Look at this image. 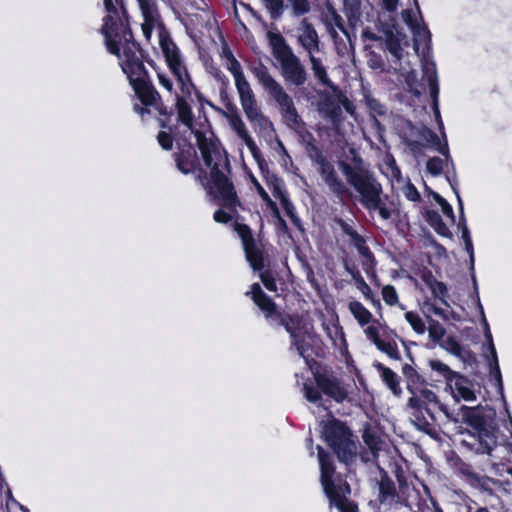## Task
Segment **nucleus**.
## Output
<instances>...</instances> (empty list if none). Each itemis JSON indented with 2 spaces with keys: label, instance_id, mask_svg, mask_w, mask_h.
<instances>
[{
  "label": "nucleus",
  "instance_id": "obj_1",
  "mask_svg": "<svg viewBox=\"0 0 512 512\" xmlns=\"http://www.w3.org/2000/svg\"><path fill=\"white\" fill-rule=\"evenodd\" d=\"M107 16L102 27L108 51L118 57L123 72L145 105H152L160 98L159 93L143 81L144 66L139 46L132 40L124 8L118 0H104Z\"/></svg>",
  "mask_w": 512,
  "mask_h": 512
},
{
  "label": "nucleus",
  "instance_id": "obj_2",
  "mask_svg": "<svg viewBox=\"0 0 512 512\" xmlns=\"http://www.w3.org/2000/svg\"><path fill=\"white\" fill-rule=\"evenodd\" d=\"M330 452H337L338 459L344 463H349L354 458L353 450H319L318 452L320 481L330 501V510L331 512H357V506L347 498V495L350 494L349 485L334 478L335 469Z\"/></svg>",
  "mask_w": 512,
  "mask_h": 512
},
{
  "label": "nucleus",
  "instance_id": "obj_3",
  "mask_svg": "<svg viewBox=\"0 0 512 512\" xmlns=\"http://www.w3.org/2000/svg\"><path fill=\"white\" fill-rule=\"evenodd\" d=\"M223 58L225 59L226 69L233 75L240 104L246 118L255 128H259L260 130L272 128V123L263 115L257 105L255 94L244 75L240 63L227 47L223 49Z\"/></svg>",
  "mask_w": 512,
  "mask_h": 512
},
{
  "label": "nucleus",
  "instance_id": "obj_4",
  "mask_svg": "<svg viewBox=\"0 0 512 512\" xmlns=\"http://www.w3.org/2000/svg\"><path fill=\"white\" fill-rule=\"evenodd\" d=\"M197 144L207 167L211 169L213 187L225 205L231 206L235 202V191L228 179L219 171L223 161V153L218 143L207 139L200 132H196Z\"/></svg>",
  "mask_w": 512,
  "mask_h": 512
},
{
  "label": "nucleus",
  "instance_id": "obj_5",
  "mask_svg": "<svg viewBox=\"0 0 512 512\" xmlns=\"http://www.w3.org/2000/svg\"><path fill=\"white\" fill-rule=\"evenodd\" d=\"M349 311L357 320L358 324L364 328V334L378 350L385 353L394 360L400 359V352L394 341H385L387 326L377 320L372 322V313L358 301H351L348 305Z\"/></svg>",
  "mask_w": 512,
  "mask_h": 512
},
{
  "label": "nucleus",
  "instance_id": "obj_6",
  "mask_svg": "<svg viewBox=\"0 0 512 512\" xmlns=\"http://www.w3.org/2000/svg\"><path fill=\"white\" fill-rule=\"evenodd\" d=\"M343 173L347 181L360 194L363 204L368 209L378 210L383 219L390 217V212L381 205V187L369 171L363 168H352L345 164L343 165Z\"/></svg>",
  "mask_w": 512,
  "mask_h": 512
},
{
  "label": "nucleus",
  "instance_id": "obj_7",
  "mask_svg": "<svg viewBox=\"0 0 512 512\" xmlns=\"http://www.w3.org/2000/svg\"><path fill=\"white\" fill-rule=\"evenodd\" d=\"M269 40L272 54L280 64V72L284 80L295 86L303 85L307 80L306 69L285 39L280 34L271 32Z\"/></svg>",
  "mask_w": 512,
  "mask_h": 512
},
{
  "label": "nucleus",
  "instance_id": "obj_8",
  "mask_svg": "<svg viewBox=\"0 0 512 512\" xmlns=\"http://www.w3.org/2000/svg\"><path fill=\"white\" fill-rule=\"evenodd\" d=\"M253 73L258 82L277 103L287 125L293 129L299 128L301 118L292 98L286 93L282 85L268 72L265 66L261 65L254 68Z\"/></svg>",
  "mask_w": 512,
  "mask_h": 512
},
{
  "label": "nucleus",
  "instance_id": "obj_9",
  "mask_svg": "<svg viewBox=\"0 0 512 512\" xmlns=\"http://www.w3.org/2000/svg\"><path fill=\"white\" fill-rule=\"evenodd\" d=\"M298 42L308 54L314 76L322 85L331 86L326 68L321 59L317 57V54L320 53L318 34L306 20H303L299 27Z\"/></svg>",
  "mask_w": 512,
  "mask_h": 512
},
{
  "label": "nucleus",
  "instance_id": "obj_10",
  "mask_svg": "<svg viewBox=\"0 0 512 512\" xmlns=\"http://www.w3.org/2000/svg\"><path fill=\"white\" fill-rule=\"evenodd\" d=\"M320 435L330 448H350L357 443V436L350 427L335 418L320 422Z\"/></svg>",
  "mask_w": 512,
  "mask_h": 512
},
{
  "label": "nucleus",
  "instance_id": "obj_11",
  "mask_svg": "<svg viewBox=\"0 0 512 512\" xmlns=\"http://www.w3.org/2000/svg\"><path fill=\"white\" fill-rule=\"evenodd\" d=\"M223 116L227 120L231 129L236 133V135L244 142V144L250 150L254 159L260 164V151L254 142L253 138L248 132V129L242 120L241 116L236 110H231L229 112H222Z\"/></svg>",
  "mask_w": 512,
  "mask_h": 512
},
{
  "label": "nucleus",
  "instance_id": "obj_12",
  "mask_svg": "<svg viewBox=\"0 0 512 512\" xmlns=\"http://www.w3.org/2000/svg\"><path fill=\"white\" fill-rule=\"evenodd\" d=\"M160 45L170 69L177 78L178 85L183 86V89L188 92V88L190 87V80L183 67L181 66L176 46L165 38L160 40Z\"/></svg>",
  "mask_w": 512,
  "mask_h": 512
},
{
  "label": "nucleus",
  "instance_id": "obj_13",
  "mask_svg": "<svg viewBox=\"0 0 512 512\" xmlns=\"http://www.w3.org/2000/svg\"><path fill=\"white\" fill-rule=\"evenodd\" d=\"M408 407L419 411L424 409L431 419H433V410L442 409L436 394L428 388H423L418 394H413L408 400Z\"/></svg>",
  "mask_w": 512,
  "mask_h": 512
},
{
  "label": "nucleus",
  "instance_id": "obj_14",
  "mask_svg": "<svg viewBox=\"0 0 512 512\" xmlns=\"http://www.w3.org/2000/svg\"><path fill=\"white\" fill-rule=\"evenodd\" d=\"M402 17L413 33L414 50L418 52L420 46H426L430 41V33L420 24L417 15L412 10H404Z\"/></svg>",
  "mask_w": 512,
  "mask_h": 512
},
{
  "label": "nucleus",
  "instance_id": "obj_15",
  "mask_svg": "<svg viewBox=\"0 0 512 512\" xmlns=\"http://www.w3.org/2000/svg\"><path fill=\"white\" fill-rule=\"evenodd\" d=\"M180 93H176V109L179 121H181L189 129L193 128V113L191 107L187 101L191 98L193 85L190 82L188 92L183 89V86L179 85Z\"/></svg>",
  "mask_w": 512,
  "mask_h": 512
},
{
  "label": "nucleus",
  "instance_id": "obj_16",
  "mask_svg": "<svg viewBox=\"0 0 512 512\" xmlns=\"http://www.w3.org/2000/svg\"><path fill=\"white\" fill-rule=\"evenodd\" d=\"M419 139L415 141H410L409 145L412 149H416L418 145L425 147H434L437 151L442 153L447 159L449 158V153L447 149V144L444 146L441 145L439 137L427 127H421L418 129Z\"/></svg>",
  "mask_w": 512,
  "mask_h": 512
},
{
  "label": "nucleus",
  "instance_id": "obj_17",
  "mask_svg": "<svg viewBox=\"0 0 512 512\" xmlns=\"http://www.w3.org/2000/svg\"><path fill=\"white\" fill-rule=\"evenodd\" d=\"M452 391L453 396L455 399H463L464 401H475L476 400V393L473 388V384L464 376L457 374L456 377H454V380L452 383H449Z\"/></svg>",
  "mask_w": 512,
  "mask_h": 512
},
{
  "label": "nucleus",
  "instance_id": "obj_18",
  "mask_svg": "<svg viewBox=\"0 0 512 512\" xmlns=\"http://www.w3.org/2000/svg\"><path fill=\"white\" fill-rule=\"evenodd\" d=\"M319 172L325 183L334 193L341 195L345 192L344 184L337 178L335 170L329 162L322 159L319 162Z\"/></svg>",
  "mask_w": 512,
  "mask_h": 512
},
{
  "label": "nucleus",
  "instance_id": "obj_19",
  "mask_svg": "<svg viewBox=\"0 0 512 512\" xmlns=\"http://www.w3.org/2000/svg\"><path fill=\"white\" fill-rule=\"evenodd\" d=\"M316 382L326 395L332 397L337 402L343 401L347 396V392L333 379L324 375H317Z\"/></svg>",
  "mask_w": 512,
  "mask_h": 512
},
{
  "label": "nucleus",
  "instance_id": "obj_20",
  "mask_svg": "<svg viewBox=\"0 0 512 512\" xmlns=\"http://www.w3.org/2000/svg\"><path fill=\"white\" fill-rule=\"evenodd\" d=\"M144 22L142 31L146 39H150L152 30L157 23V17L153 5L148 0H138Z\"/></svg>",
  "mask_w": 512,
  "mask_h": 512
},
{
  "label": "nucleus",
  "instance_id": "obj_21",
  "mask_svg": "<svg viewBox=\"0 0 512 512\" xmlns=\"http://www.w3.org/2000/svg\"><path fill=\"white\" fill-rule=\"evenodd\" d=\"M250 294L255 304L268 316L273 314L275 311V304L272 300L261 290L259 284L255 283L252 285L251 290L247 292Z\"/></svg>",
  "mask_w": 512,
  "mask_h": 512
},
{
  "label": "nucleus",
  "instance_id": "obj_22",
  "mask_svg": "<svg viewBox=\"0 0 512 512\" xmlns=\"http://www.w3.org/2000/svg\"><path fill=\"white\" fill-rule=\"evenodd\" d=\"M374 366L380 373L382 380L385 382V384L391 390V392L395 396H400L402 393V389L399 385L398 375L390 368L385 367L381 363H375Z\"/></svg>",
  "mask_w": 512,
  "mask_h": 512
},
{
  "label": "nucleus",
  "instance_id": "obj_23",
  "mask_svg": "<svg viewBox=\"0 0 512 512\" xmlns=\"http://www.w3.org/2000/svg\"><path fill=\"white\" fill-rule=\"evenodd\" d=\"M386 45L389 52L397 59L402 57L403 45H407L406 36L404 33L396 30L390 31L386 37Z\"/></svg>",
  "mask_w": 512,
  "mask_h": 512
},
{
  "label": "nucleus",
  "instance_id": "obj_24",
  "mask_svg": "<svg viewBox=\"0 0 512 512\" xmlns=\"http://www.w3.org/2000/svg\"><path fill=\"white\" fill-rule=\"evenodd\" d=\"M351 240L358 253L362 257V265L366 272L370 271L373 267V256L361 236L356 233H351Z\"/></svg>",
  "mask_w": 512,
  "mask_h": 512
},
{
  "label": "nucleus",
  "instance_id": "obj_25",
  "mask_svg": "<svg viewBox=\"0 0 512 512\" xmlns=\"http://www.w3.org/2000/svg\"><path fill=\"white\" fill-rule=\"evenodd\" d=\"M324 21H325L328 33L334 39L338 36L337 29H339L341 31H345L343 19L331 7L327 8V10L324 14Z\"/></svg>",
  "mask_w": 512,
  "mask_h": 512
},
{
  "label": "nucleus",
  "instance_id": "obj_26",
  "mask_svg": "<svg viewBox=\"0 0 512 512\" xmlns=\"http://www.w3.org/2000/svg\"><path fill=\"white\" fill-rule=\"evenodd\" d=\"M396 497V488L393 481L384 474L379 482V501L381 503L391 502Z\"/></svg>",
  "mask_w": 512,
  "mask_h": 512
},
{
  "label": "nucleus",
  "instance_id": "obj_27",
  "mask_svg": "<svg viewBox=\"0 0 512 512\" xmlns=\"http://www.w3.org/2000/svg\"><path fill=\"white\" fill-rule=\"evenodd\" d=\"M429 365L433 371L440 373L448 383H452L454 377L458 374L457 372L452 371L445 363L439 360H431Z\"/></svg>",
  "mask_w": 512,
  "mask_h": 512
},
{
  "label": "nucleus",
  "instance_id": "obj_28",
  "mask_svg": "<svg viewBox=\"0 0 512 512\" xmlns=\"http://www.w3.org/2000/svg\"><path fill=\"white\" fill-rule=\"evenodd\" d=\"M428 82H429V86H430L431 96L434 99V106H435L434 108H435L436 119L439 122L440 130H442L443 129V123L441 121L440 113H439V110L437 108V96H438V92H439L438 84H437V79H436V77L434 75H430L429 78H428Z\"/></svg>",
  "mask_w": 512,
  "mask_h": 512
},
{
  "label": "nucleus",
  "instance_id": "obj_29",
  "mask_svg": "<svg viewBox=\"0 0 512 512\" xmlns=\"http://www.w3.org/2000/svg\"><path fill=\"white\" fill-rule=\"evenodd\" d=\"M405 319L411 325L413 330L418 334H423L426 330L425 324L420 318V316L414 312H407L405 314Z\"/></svg>",
  "mask_w": 512,
  "mask_h": 512
},
{
  "label": "nucleus",
  "instance_id": "obj_30",
  "mask_svg": "<svg viewBox=\"0 0 512 512\" xmlns=\"http://www.w3.org/2000/svg\"><path fill=\"white\" fill-rule=\"evenodd\" d=\"M428 333L432 341L439 343L443 339L446 331L445 328L439 322L432 321L429 324Z\"/></svg>",
  "mask_w": 512,
  "mask_h": 512
},
{
  "label": "nucleus",
  "instance_id": "obj_31",
  "mask_svg": "<svg viewBox=\"0 0 512 512\" xmlns=\"http://www.w3.org/2000/svg\"><path fill=\"white\" fill-rule=\"evenodd\" d=\"M382 298L384 302L389 306H394L398 303V294L396 289L391 285H386L382 289Z\"/></svg>",
  "mask_w": 512,
  "mask_h": 512
},
{
  "label": "nucleus",
  "instance_id": "obj_32",
  "mask_svg": "<svg viewBox=\"0 0 512 512\" xmlns=\"http://www.w3.org/2000/svg\"><path fill=\"white\" fill-rule=\"evenodd\" d=\"M291 7L293 14L295 16H301L309 12L310 10V3L309 0H288Z\"/></svg>",
  "mask_w": 512,
  "mask_h": 512
},
{
  "label": "nucleus",
  "instance_id": "obj_33",
  "mask_svg": "<svg viewBox=\"0 0 512 512\" xmlns=\"http://www.w3.org/2000/svg\"><path fill=\"white\" fill-rule=\"evenodd\" d=\"M236 231L242 239L245 250H248L253 245V237L250 229L245 225H237Z\"/></svg>",
  "mask_w": 512,
  "mask_h": 512
},
{
  "label": "nucleus",
  "instance_id": "obj_34",
  "mask_svg": "<svg viewBox=\"0 0 512 512\" xmlns=\"http://www.w3.org/2000/svg\"><path fill=\"white\" fill-rule=\"evenodd\" d=\"M444 167V162L439 157H433L428 160L426 164L427 171L433 175L438 176L442 173Z\"/></svg>",
  "mask_w": 512,
  "mask_h": 512
},
{
  "label": "nucleus",
  "instance_id": "obj_35",
  "mask_svg": "<svg viewBox=\"0 0 512 512\" xmlns=\"http://www.w3.org/2000/svg\"><path fill=\"white\" fill-rule=\"evenodd\" d=\"M273 17H278L284 10L283 0H263Z\"/></svg>",
  "mask_w": 512,
  "mask_h": 512
},
{
  "label": "nucleus",
  "instance_id": "obj_36",
  "mask_svg": "<svg viewBox=\"0 0 512 512\" xmlns=\"http://www.w3.org/2000/svg\"><path fill=\"white\" fill-rule=\"evenodd\" d=\"M442 347L452 355L461 356L462 348L460 344L453 338L444 340Z\"/></svg>",
  "mask_w": 512,
  "mask_h": 512
},
{
  "label": "nucleus",
  "instance_id": "obj_37",
  "mask_svg": "<svg viewBox=\"0 0 512 512\" xmlns=\"http://www.w3.org/2000/svg\"><path fill=\"white\" fill-rule=\"evenodd\" d=\"M434 199L440 205L443 214L450 218L452 222H454V214L451 205L439 194H435Z\"/></svg>",
  "mask_w": 512,
  "mask_h": 512
},
{
  "label": "nucleus",
  "instance_id": "obj_38",
  "mask_svg": "<svg viewBox=\"0 0 512 512\" xmlns=\"http://www.w3.org/2000/svg\"><path fill=\"white\" fill-rule=\"evenodd\" d=\"M430 289L434 296L438 297L441 300H443V298L446 296L447 289L442 282H438L435 280L430 282Z\"/></svg>",
  "mask_w": 512,
  "mask_h": 512
},
{
  "label": "nucleus",
  "instance_id": "obj_39",
  "mask_svg": "<svg viewBox=\"0 0 512 512\" xmlns=\"http://www.w3.org/2000/svg\"><path fill=\"white\" fill-rule=\"evenodd\" d=\"M246 253H247V258H248L249 262L251 263L252 267L254 269H261V267H262L261 257L255 251H253L251 248L246 250Z\"/></svg>",
  "mask_w": 512,
  "mask_h": 512
},
{
  "label": "nucleus",
  "instance_id": "obj_40",
  "mask_svg": "<svg viewBox=\"0 0 512 512\" xmlns=\"http://www.w3.org/2000/svg\"><path fill=\"white\" fill-rule=\"evenodd\" d=\"M304 393L306 399L310 402H317L321 398V395L318 392V390L307 384L304 385Z\"/></svg>",
  "mask_w": 512,
  "mask_h": 512
},
{
  "label": "nucleus",
  "instance_id": "obj_41",
  "mask_svg": "<svg viewBox=\"0 0 512 512\" xmlns=\"http://www.w3.org/2000/svg\"><path fill=\"white\" fill-rule=\"evenodd\" d=\"M158 142L165 150H169L172 147V138L166 132H160L158 134Z\"/></svg>",
  "mask_w": 512,
  "mask_h": 512
},
{
  "label": "nucleus",
  "instance_id": "obj_42",
  "mask_svg": "<svg viewBox=\"0 0 512 512\" xmlns=\"http://www.w3.org/2000/svg\"><path fill=\"white\" fill-rule=\"evenodd\" d=\"M250 179H251V182L253 183L254 187L256 188L257 192L261 196V198L266 202L272 203L268 193L264 190V188L261 186V184L258 182V180L253 175L250 176Z\"/></svg>",
  "mask_w": 512,
  "mask_h": 512
},
{
  "label": "nucleus",
  "instance_id": "obj_43",
  "mask_svg": "<svg viewBox=\"0 0 512 512\" xmlns=\"http://www.w3.org/2000/svg\"><path fill=\"white\" fill-rule=\"evenodd\" d=\"M261 280L264 284V286L270 290V291H276L277 290V285H276V282L274 280L273 277H271L270 275L268 274H261Z\"/></svg>",
  "mask_w": 512,
  "mask_h": 512
},
{
  "label": "nucleus",
  "instance_id": "obj_44",
  "mask_svg": "<svg viewBox=\"0 0 512 512\" xmlns=\"http://www.w3.org/2000/svg\"><path fill=\"white\" fill-rule=\"evenodd\" d=\"M363 438L365 443L369 446V448H376L377 437L369 429H366L364 431Z\"/></svg>",
  "mask_w": 512,
  "mask_h": 512
},
{
  "label": "nucleus",
  "instance_id": "obj_45",
  "mask_svg": "<svg viewBox=\"0 0 512 512\" xmlns=\"http://www.w3.org/2000/svg\"><path fill=\"white\" fill-rule=\"evenodd\" d=\"M357 284L359 290L363 293V295L368 299H372V290L362 278L357 279Z\"/></svg>",
  "mask_w": 512,
  "mask_h": 512
},
{
  "label": "nucleus",
  "instance_id": "obj_46",
  "mask_svg": "<svg viewBox=\"0 0 512 512\" xmlns=\"http://www.w3.org/2000/svg\"><path fill=\"white\" fill-rule=\"evenodd\" d=\"M159 83L169 92H172L173 90V84L172 81L166 76L164 73H158L157 74Z\"/></svg>",
  "mask_w": 512,
  "mask_h": 512
},
{
  "label": "nucleus",
  "instance_id": "obj_47",
  "mask_svg": "<svg viewBox=\"0 0 512 512\" xmlns=\"http://www.w3.org/2000/svg\"><path fill=\"white\" fill-rule=\"evenodd\" d=\"M231 219V215L223 210H218L214 213V220L218 223H227L231 221Z\"/></svg>",
  "mask_w": 512,
  "mask_h": 512
},
{
  "label": "nucleus",
  "instance_id": "obj_48",
  "mask_svg": "<svg viewBox=\"0 0 512 512\" xmlns=\"http://www.w3.org/2000/svg\"><path fill=\"white\" fill-rule=\"evenodd\" d=\"M381 2L385 10L393 13L397 11L400 0H381Z\"/></svg>",
  "mask_w": 512,
  "mask_h": 512
},
{
  "label": "nucleus",
  "instance_id": "obj_49",
  "mask_svg": "<svg viewBox=\"0 0 512 512\" xmlns=\"http://www.w3.org/2000/svg\"><path fill=\"white\" fill-rule=\"evenodd\" d=\"M368 64L373 69H381L382 68V61L380 58H378L375 54H372Z\"/></svg>",
  "mask_w": 512,
  "mask_h": 512
},
{
  "label": "nucleus",
  "instance_id": "obj_50",
  "mask_svg": "<svg viewBox=\"0 0 512 512\" xmlns=\"http://www.w3.org/2000/svg\"><path fill=\"white\" fill-rule=\"evenodd\" d=\"M395 476L397 478V481L399 483V486H403L405 484L404 476L401 467H399L397 464H395L394 469Z\"/></svg>",
  "mask_w": 512,
  "mask_h": 512
},
{
  "label": "nucleus",
  "instance_id": "obj_51",
  "mask_svg": "<svg viewBox=\"0 0 512 512\" xmlns=\"http://www.w3.org/2000/svg\"><path fill=\"white\" fill-rule=\"evenodd\" d=\"M406 195L410 200H413V201L417 200L419 198V193L413 186L407 187Z\"/></svg>",
  "mask_w": 512,
  "mask_h": 512
},
{
  "label": "nucleus",
  "instance_id": "obj_52",
  "mask_svg": "<svg viewBox=\"0 0 512 512\" xmlns=\"http://www.w3.org/2000/svg\"><path fill=\"white\" fill-rule=\"evenodd\" d=\"M178 167L183 173H189L192 169L189 164H182V162L178 161Z\"/></svg>",
  "mask_w": 512,
  "mask_h": 512
},
{
  "label": "nucleus",
  "instance_id": "obj_53",
  "mask_svg": "<svg viewBox=\"0 0 512 512\" xmlns=\"http://www.w3.org/2000/svg\"><path fill=\"white\" fill-rule=\"evenodd\" d=\"M462 236L465 239L466 245H467V249L469 250L471 248V242L469 240V232H468L467 228H465L463 230Z\"/></svg>",
  "mask_w": 512,
  "mask_h": 512
},
{
  "label": "nucleus",
  "instance_id": "obj_54",
  "mask_svg": "<svg viewBox=\"0 0 512 512\" xmlns=\"http://www.w3.org/2000/svg\"><path fill=\"white\" fill-rule=\"evenodd\" d=\"M363 36L366 37L367 39H370V40H376L377 39L376 35L373 32L369 31V30H365L363 32Z\"/></svg>",
  "mask_w": 512,
  "mask_h": 512
},
{
  "label": "nucleus",
  "instance_id": "obj_55",
  "mask_svg": "<svg viewBox=\"0 0 512 512\" xmlns=\"http://www.w3.org/2000/svg\"><path fill=\"white\" fill-rule=\"evenodd\" d=\"M438 233L441 234V235H447L448 234V228L443 225V224H440L439 225V228L437 229Z\"/></svg>",
  "mask_w": 512,
  "mask_h": 512
},
{
  "label": "nucleus",
  "instance_id": "obj_56",
  "mask_svg": "<svg viewBox=\"0 0 512 512\" xmlns=\"http://www.w3.org/2000/svg\"><path fill=\"white\" fill-rule=\"evenodd\" d=\"M285 209H286L287 214L290 215L291 217H293V213H292L293 207H292V205L287 203V202H285Z\"/></svg>",
  "mask_w": 512,
  "mask_h": 512
},
{
  "label": "nucleus",
  "instance_id": "obj_57",
  "mask_svg": "<svg viewBox=\"0 0 512 512\" xmlns=\"http://www.w3.org/2000/svg\"><path fill=\"white\" fill-rule=\"evenodd\" d=\"M434 313L437 314V315H440V316H443V313H442V310L439 309V308H434Z\"/></svg>",
  "mask_w": 512,
  "mask_h": 512
},
{
  "label": "nucleus",
  "instance_id": "obj_58",
  "mask_svg": "<svg viewBox=\"0 0 512 512\" xmlns=\"http://www.w3.org/2000/svg\"><path fill=\"white\" fill-rule=\"evenodd\" d=\"M476 512H489L487 508L481 507L478 508Z\"/></svg>",
  "mask_w": 512,
  "mask_h": 512
},
{
  "label": "nucleus",
  "instance_id": "obj_59",
  "mask_svg": "<svg viewBox=\"0 0 512 512\" xmlns=\"http://www.w3.org/2000/svg\"><path fill=\"white\" fill-rule=\"evenodd\" d=\"M491 352L493 354V357L496 358V351L493 345H491Z\"/></svg>",
  "mask_w": 512,
  "mask_h": 512
},
{
  "label": "nucleus",
  "instance_id": "obj_60",
  "mask_svg": "<svg viewBox=\"0 0 512 512\" xmlns=\"http://www.w3.org/2000/svg\"><path fill=\"white\" fill-rule=\"evenodd\" d=\"M139 111H140V113H141L142 115L144 114V112H146V110H145L144 108H141Z\"/></svg>",
  "mask_w": 512,
  "mask_h": 512
},
{
  "label": "nucleus",
  "instance_id": "obj_61",
  "mask_svg": "<svg viewBox=\"0 0 512 512\" xmlns=\"http://www.w3.org/2000/svg\"><path fill=\"white\" fill-rule=\"evenodd\" d=\"M458 202L461 204V199L458 197ZM460 207L462 208V206L460 205Z\"/></svg>",
  "mask_w": 512,
  "mask_h": 512
}]
</instances>
